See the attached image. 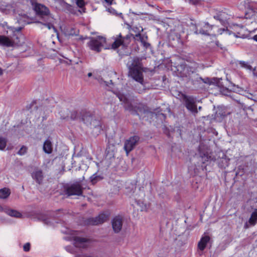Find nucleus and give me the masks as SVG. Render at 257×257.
<instances>
[{
    "mask_svg": "<svg viewBox=\"0 0 257 257\" xmlns=\"http://www.w3.org/2000/svg\"><path fill=\"white\" fill-rule=\"evenodd\" d=\"M177 71L179 72L180 77H186L191 82L193 85H195L197 83H202L211 84L213 82L208 77L202 78L199 76V74L196 72V69L188 65H181L178 67Z\"/></svg>",
    "mask_w": 257,
    "mask_h": 257,
    "instance_id": "1",
    "label": "nucleus"
},
{
    "mask_svg": "<svg viewBox=\"0 0 257 257\" xmlns=\"http://www.w3.org/2000/svg\"><path fill=\"white\" fill-rule=\"evenodd\" d=\"M126 66L128 69V75L135 81L143 84V67L142 59L137 57H130Z\"/></svg>",
    "mask_w": 257,
    "mask_h": 257,
    "instance_id": "2",
    "label": "nucleus"
},
{
    "mask_svg": "<svg viewBox=\"0 0 257 257\" xmlns=\"http://www.w3.org/2000/svg\"><path fill=\"white\" fill-rule=\"evenodd\" d=\"M81 120L91 128L96 130L95 133L99 134L102 130L101 123L99 119L90 112L83 111Z\"/></svg>",
    "mask_w": 257,
    "mask_h": 257,
    "instance_id": "3",
    "label": "nucleus"
},
{
    "mask_svg": "<svg viewBox=\"0 0 257 257\" xmlns=\"http://www.w3.org/2000/svg\"><path fill=\"white\" fill-rule=\"evenodd\" d=\"M64 192L68 196L72 195L81 196L83 193V188L79 183L76 182L64 186Z\"/></svg>",
    "mask_w": 257,
    "mask_h": 257,
    "instance_id": "4",
    "label": "nucleus"
},
{
    "mask_svg": "<svg viewBox=\"0 0 257 257\" xmlns=\"http://www.w3.org/2000/svg\"><path fill=\"white\" fill-rule=\"evenodd\" d=\"M105 43V39L102 37L92 38L88 43V46L90 49L97 52L101 51L104 43Z\"/></svg>",
    "mask_w": 257,
    "mask_h": 257,
    "instance_id": "5",
    "label": "nucleus"
},
{
    "mask_svg": "<svg viewBox=\"0 0 257 257\" xmlns=\"http://www.w3.org/2000/svg\"><path fill=\"white\" fill-rule=\"evenodd\" d=\"M184 105L186 108L192 113H198V109L196 104V99L191 96L184 95L183 97Z\"/></svg>",
    "mask_w": 257,
    "mask_h": 257,
    "instance_id": "6",
    "label": "nucleus"
},
{
    "mask_svg": "<svg viewBox=\"0 0 257 257\" xmlns=\"http://www.w3.org/2000/svg\"><path fill=\"white\" fill-rule=\"evenodd\" d=\"M194 33L198 35L199 34L209 36V31L212 29V26L208 23H199L195 25Z\"/></svg>",
    "mask_w": 257,
    "mask_h": 257,
    "instance_id": "7",
    "label": "nucleus"
},
{
    "mask_svg": "<svg viewBox=\"0 0 257 257\" xmlns=\"http://www.w3.org/2000/svg\"><path fill=\"white\" fill-rule=\"evenodd\" d=\"M140 138L139 136L135 135L131 137L124 143V149L127 154L132 151L139 142Z\"/></svg>",
    "mask_w": 257,
    "mask_h": 257,
    "instance_id": "8",
    "label": "nucleus"
},
{
    "mask_svg": "<svg viewBox=\"0 0 257 257\" xmlns=\"http://www.w3.org/2000/svg\"><path fill=\"white\" fill-rule=\"evenodd\" d=\"M34 10L36 14L40 17L42 20L50 16L49 9L43 5L36 4L34 7Z\"/></svg>",
    "mask_w": 257,
    "mask_h": 257,
    "instance_id": "9",
    "label": "nucleus"
},
{
    "mask_svg": "<svg viewBox=\"0 0 257 257\" xmlns=\"http://www.w3.org/2000/svg\"><path fill=\"white\" fill-rule=\"evenodd\" d=\"M229 114L230 112L228 111L226 107L218 106L213 118L216 121L221 122Z\"/></svg>",
    "mask_w": 257,
    "mask_h": 257,
    "instance_id": "10",
    "label": "nucleus"
},
{
    "mask_svg": "<svg viewBox=\"0 0 257 257\" xmlns=\"http://www.w3.org/2000/svg\"><path fill=\"white\" fill-rule=\"evenodd\" d=\"M107 219V216L101 213L95 217H90L85 220V223L90 225H97L104 222Z\"/></svg>",
    "mask_w": 257,
    "mask_h": 257,
    "instance_id": "11",
    "label": "nucleus"
},
{
    "mask_svg": "<svg viewBox=\"0 0 257 257\" xmlns=\"http://www.w3.org/2000/svg\"><path fill=\"white\" fill-rule=\"evenodd\" d=\"M123 224V217L118 215L115 216L111 220V224L113 230L115 233H118L122 228Z\"/></svg>",
    "mask_w": 257,
    "mask_h": 257,
    "instance_id": "12",
    "label": "nucleus"
},
{
    "mask_svg": "<svg viewBox=\"0 0 257 257\" xmlns=\"http://www.w3.org/2000/svg\"><path fill=\"white\" fill-rule=\"evenodd\" d=\"M143 28H142L141 30H138V33L134 36V38L136 41H140L142 43V45L146 49H147L150 46V44L147 42L148 38L147 35L141 34V31H143Z\"/></svg>",
    "mask_w": 257,
    "mask_h": 257,
    "instance_id": "13",
    "label": "nucleus"
},
{
    "mask_svg": "<svg viewBox=\"0 0 257 257\" xmlns=\"http://www.w3.org/2000/svg\"><path fill=\"white\" fill-rule=\"evenodd\" d=\"M244 17L246 20L245 21L246 25H249L253 22L255 23H257V11L250 9L248 12L245 13Z\"/></svg>",
    "mask_w": 257,
    "mask_h": 257,
    "instance_id": "14",
    "label": "nucleus"
},
{
    "mask_svg": "<svg viewBox=\"0 0 257 257\" xmlns=\"http://www.w3.org/2000/svg\"><path fill=\"white\" fill-rule=\"evenodd\" d=\"M257 223V208H254L248 220L244 224V228L247 229L254 226Z\"/></svg>",
    "mask_w": 257,
    "mask_h": 257,
    "instance_id": "15",
    "label": "nucleus"
},
{
    "mask_svg": "<svg viewBox=\"0 0 257 257\" xmlns=\"http://www.w3.org/2000/svg\"><path fill=\"white\" fill-rule=\"evenodd\" d=\"M61 112L62 111L60 112V113H61ZM82 114L83 112H78L77 110H73L70 112V116L69 115H62L61 114H60V115L61 118L62 119H68L70 117L71 120H77L78 118H80L81 119V117Z\"/></svg>",
    "mask_w": 257,
    "mask_h": 257,
    "instance_id": "16",
    "label": "nucleus"
},
{
    "mask_svg": "<svg viewBox=\"0 0 257 257\" xmlns=\"http://www.w3.org/2000/svg\"><path fill=\"white\" fill-rule=\"evenodd\" d=\"M43 151L47 154H50L53 152V144L49 139H47L43 144Z\"/></svg>",
    "mask_w": 257,
    "mask_h": 257,
    "instance_id": "17",
    "label": "nucleus"
},
{
    "mask_svg": "<svg viewBox=\"0 0 257 257\" xmlns=\"http://www.w3.org/2000/svg\"><path fill=\"white\" fill-rule=\"evenodd\" d=\"M210 237L209 236H205L202 237L198 244V247L201 250H203L206 246L207 243L209 241Z\"/></svg>",
    "mask_w": 257,
    "mask_h": 257,
    "instance_id": "18",
    "label": "nucleus"
},
{
    "mask_svg": "<svg viewBox=\"0 0 257 257\" xmlns=\"http://www.w3.org/2000/svg\"><path fill=\"white\" fill-rule=\"evenodd\" d=\"M87 241V239L84 237H75L74 238V244L77 247H84L85 243Z\"/></svg>",
    "mask_w": 257,
    "mask_h": 257,
    "instance_id": "19",
    "label": "nucleus"
},
{
    "mask_svg": "<svg viewBox=\"0 0 257 257\" xmlns=\"http://www.w3.org/2000/svg\"><path fill=\"white\" fill-rule=\"evenodd\" d=\"M124 107L125 109L131 112L132 114L134 115H139L136 110V108L135 107L133 104L129 102L128 99L127 100V101L124 102Z\"/></svg>",
    "mask_w": 257,
    "mask_h": 257,
    "instance_id": "20",
    "label": "nucleus"
},
{
    "mask_svg": "<svg viewBox=\"0 0 257 257\" xmlns=\"http://www.w3.org/2000/svg\"><path fill=\"white\" fill-rule=\"evenodd\" d=\"M13 42L8 37L5 36H0V45L6 47L13 46Z\"/></svg>",
    "mask_w": 257,
    "mask_h": 257,
    "instance_id": "21",
    "label": "nucleus"
},
{
    "mask_svg": "<svg viewBox=\"0 0 257 257\" xmlns=\"http://www.w3.org/2000/svg\"><path fill=\"white\" fill-rule=\"evenodd\" d=\"M185 3L195 8L201 7L204 4V0H183Z\"/></svg>",
    "mask_w": 257,
    "mask_h": 257,
    "instance_id": "22",
    "label": "nucleus"
},
{
    "mask_svg": "<svg viewBox=\"0 0 257 257\" xmlns=\"http://www.w3.org/2000/svg\"><path fill=\"white\" fill-rule=\"evenodd\" d=\"M121 38H122V35L120 33L115 40L114 42L112 43V48L115 49L121 45L124 47V44Z\"/></svg>",
    "mask_w": 257,
    "mask_h": 257,
    "instance_id": "23",
    "label": "nucleus"
},
{
    "mask_svg": "<svg viewBox=\"0 0 257 257\" xmlns=\"http://www.w3.org/2000/svg\"><path fill=\"white\" fill-rule=\"evenodd\" d=\"M32 177L36 180L37 183L40 184L43 179L42 171L41 170H38L35 172L32 175Z\"/></svg>",
    "mask_w": 257,
    "mask_h": 257,
    "instance_id": "24",
    "label": "nucleus"
},
{
    "mask_svg": "<svg viewBox=\"0 0 257 257\" xmlns=\"http://www.w3.org/2000/svg\"><path fill=\"white\" fill-rule=\"evenodd\" d=\"M43 20L44 23L40 22H36V23L42 24L44 26H46L49 30H50L52 28L55 29V27L51 23V17L50 16L46 17V18L43 19Z\"/></svg>",
    "mask_w": 257,
    "mask_h": 257,
    "instance_id": "25",
    "label": "nucleus"
},
{
    "mask_svg": "<svg viewBox=\"0 0 257 257\" xmlns=\"http://www.w3.org/2000/svg\"><path fill=\"white\" fill-rule=\"evenodd\" d=\"M5 212L7 214L12 217L16 218H21L22 217V214L20 212L14 209H7Z\"/></svg>",
    "mask_w": 257,
    "mask_h": 257,
    "instance_id": "26",
    "label": "nucleus"
},
{
    "mask_svg": "<svg viewBox=\"0 0 257 257\" xmlns=\"http://www.w3.org/2000/svg\"><path fill=\"white\" fill-rule=\"evenodd\" d=\"M10 194V191L7 188H5L0 190V198H7Z\"/></svg>",
    "mask_w": 257,
    "mask_h": 257,
    "instance_id": "27",
    "label": "nucleus"
},
{
    "mask_svg": "<svg viewBox=\"0 0 257 257\" xmlns=\"http://www.w3.org/2000/svg\"><path fill=\"white\" fill-rule=\"evenodd\" d=\"M224 32H225L226 33V34H227L228 35H231L232 34H233L234 36L236 38H240L241 37V36H240L239 33H233L232 31L228 30L227 29H225L224 28H223V29H219V32L220 33V34H221Z\"/></svg>",
    "mask_w": 257,
    "mask_h": 257,
    "instance_id": "28",
    "label": "nucleus"
},
{
    "mask_svg": "<svg viewBox=\"0 0 257 257\" xmlns=\"http://www.w3.org/2000/svg\"><path fill=\"white\" fill-rule=\"evenodd\" d=\"M132 36L134 37V36L132 34H128L124 37L122 36V38L121 39L124 44V47H127V45L130 44L131 42V38Z\"/></svg>",
    "mask_w": 257,
    "mask_h": 257,
    "instance_id": "29",
    "label": "nucleus"
},
{
    "mask_svg": "<svg viewBox=\"0 0 257 257\" xmlns=\"http://www.w3.org/2000/svg\"><path fill=\"white\" fill-rule=\"evenodd\" d=\"M90 182H91V183L92 184H95L98 181H100V180H101L102 178L100 176L97 175L96 173H95L90 177Z\"/></svg>",
    "mask_w": 257,
    "mask_h": 257,
    "instance_id": "30",
    "label": "nucleus"
},
{
    "mask_svg": "<svg viewBox=\"0 0 257 257\" xmlns=\"http://www.w3.org/2000/svg\"><path fill=\"white\" fill-rule=\"evenodd\" d=\"M63 7L67 11H68L70 13L75 14L76 10H75L74 8L71 5L65 2L64 3Z\"/></svg>",
    "mask_w": 257,
    "mask_h": 257,
    "instance_id": "31",
    "label": "nucleus"
},
{
    "mask_svg": "<svg viewBox=\"0 0 257 257\" xmlns=\"http://www.w3.org/2000/svg\"><path fill=\"white\" fill-rule=\"evenodd\" d=\"M76 4L77 6L82 10L83 13H85L84 6L86 4L84 0H76Z\"/></svg>",
    "mask_w": 257,
    "mask_h": 257,
    "instance_id": "32",
    "label": "nucleus"
},
{
    "mask_svg": "<svg viewBox=\"0 0 257 257\" xmlns=\"http://www.w3.org/2000/svg\"><path fill=\"white\" fill-rule=\"evenodd\" d=\"M7 140L5 138L0 137V150H4L7 145Z\"/></svg>",
    "mask_w": 257,
    "mask_h": 257,
    "instance_id": "33",
    "label": "nucleus"
},
{
    "mask_svg": "<svg viewBox=\"0 0 257 257\" xmlns=\"http://www.w3.org/2000/svg\"><path fill=\"white\" fill-rule=\"evenodd\" d=\"M27 147L25 146H23L18 152L17 154L20 156H23L27 153Z\"/></svg>",
    "mask_w": 257,
    "mask_h": 257,
    "instance_id": "34",
    "label": "nucleus"
},
{
    "mask_svg": "<svg viewBox=\"0 0 257 257\" xmlns=\"http://www.w3.org/2000/svg\"><path fill=\"white\" fill-rule=\"evenodd\" d=\"M239 64L242 67H244L245 68H246L247 69L251 70L252 68L251 66L250 65L248 64L247 63H245L244 61H240L239 62Z\"/></svg>",
    "mask_w": 257,
    "mask_h": 257,
    "instance_id": "35",
    "label": "nucleus"
},
{
    "mask_svg": "<svg viewBox=\"0 0 257 257\" xmlns=\"http://www.w3.org/2000/svg\"><path fill=\"white\" fill-rule=\"evenodd\" d=\"M238 94L246 96L248 98H249V97L248 95H247V94L249 95H252V94H251L250 93H248L246 90H244L243 88H242L241 90H240V91H239Z\"/></svg>",
    "mask_w": 257,
    "mask_h": 257,
    "instance_id": "36",
    "label": "nucleus"
},
{
    "mask_svg": "<svg viewBox=\"0 0 257 257\" xmlns=\"http://www.w3.org/2000/svg\"><path fill=\"white\" fill-rule=\"evenodd\" d=\"M202 158V162L203 163H205L206 161H208L209 159V156L207 154H203V156L201 155Z\"/></svg>",
    "mask_w": 257,
    "mask_h": 257,
    "instance_id": "37",
    "label": "nucleus"
},
{
    "mask_svg": "<svg viewBox=\"0 0 257 257\" xmlns=\"http://www.w3.org/2000/svg\"><path fill=\"white\" fill-rule=\"evenodd\" d=\"M118 97L120 101L123 102V103L125 101H127V98L123 94L118 95Z\"/></svg>",
    "mask_w": 257,
    "mask_h": 257,
    "instance_id": "38",
    "label": "nucleus"
},
{
    "mask_svg": "<svg viewBox=\"0 0 257 257\" xmlns=\"http://www.w3.org/2000/svg\"><path fill=\"white\" fill-rule=\"evenodd\" d=\"M30 243L29 242H27L25 243L23 246V249L25 251H29L30 249Z\"/></svg>",
    "mask_w": 257,
    "mask_h": 257,
    "instance_id": "39",
    "label": "nucleus"
},
{
    "mask_svg": "<svg viewBox=\"0 0 257 257\" xmlns=\"http://www.w3.org/2000/svg\"><path fill=\"white\" fill-rule=\"evenodd\" d=\"M214 18L216 20H219L220 22H222L224 20L223 18L222 17V14H217L216 16H214Z\"/></svg>",
    "mask_w": 257,
    "mask_h": 257,
    "instance_id": "40",
    "label": "nucleus"
},
{
    "mask_svg": "<svg viewBox=\"0 0 257 257\" xmlns=\"http://www.w3.org/2000/svg\"><path fill=\"white\" fill-rule=\"evenodd\" d=\"M242 88L239 87L238 86L234 85L233 88V91L237 93H239L240 90H241Z\"/></svg>",
    "mask_w": 257,
    "mask_h": 257,
    "instance_id": "41",
    "label": "nucleus"
},
{
    "mask_svg": "<svg viewBox=\"0 0 257 257\" xmlns=\"http://www.w3.org/2000/svg\"><path fill=\"white\" fill-rule=\"evenodd\" d=\"M107 11L111 14L113 15H117L116 11L112 8H108Z\"/></svg>",
    "mask_w": 257,
    "mask_h": 257,
    "instance_id": "42",
    "label": "nucleus"
},
{
    "mask_svg": "<svg viewBox=\"0 0 257 257\" xmlns=\"http://www.w3.org/2000/svg\"><path fill=\"white\" fill-rule=\"evenodd\" d=\"M22 29V28L21 27L14 28V30H13V32H20L21 31Z\"/></svg>",
    "mask_w": 257,
    "mask_h": 257,
    "instance_id": "43",
    "label": "nucleus"
},
{
    "mask_svg": "<svg viewBox=\"0 0 257 257\" xmlns=\"http://www.w3.org/2000/svg\"><path fill=\"white\" fill-rule=\"evenodd\" d=\"M108 5L112 4L113 0H104Z\"/></svg>",
    "mask_w": 257,
    "mask_h": 257,
    "instance_id": "44",
    "label": "nucleus"
},
{
    "mask_svg": "<svg viewBox=\"0 0 257 257\" xmlns=\"http://www.w3.org/2000/svg\"><path fill=\"white\" fill-rule=\"evenodd\" d=\"M175 37H176V39L177 41L178 42H179V41L180 40V35H178V34H177V35H175Z\"/></svg>",
    "mask_w": 257,
    "mask_h": 257,
    "instance_id": "45",
    "label": "nucleus"
},
{
    "mask_svg": "<svg viewBox=\"0 0 257 257\" xmlns=\"http://www.w3.org/2000/svg\"><path fill=\"white\" fill-rule=\"evenodd\" d=\"M223 161H225L226 164H225V165H221V167H222L225 168V167H226V166H228V165L227 164V161H226V160L225 159H224L223 160Z\"/></svg>",
    "mask_w": 257,
    "mask_h": 257,
    "instance_id": "46",
    "label": "nucleus"
},
{
    "mask_svg": "<svg viewBox=\"0 0 257 257\" xmlns=\"http://www.w3.org/2000/svg\"><path fill=\"white\" fill-rule=\"evenodd\" d=\"M75 257H86V256H84L82 254H78L76 255Z\"/></svg>",
    "mask_w": 257,
    "mask_h": 257,
    "instance_id": "47",
    "label": "nucleus"
},
{
    "mask_svg": "<svg viewBox=\"0 0 257 257\" xmlns=\"http://www.w3.org/2000/svg\"><path fill=\"white\" fill-rule=\"evenodd\" d=\"M244 3H245V4H247V7L248 8H249V2L248 1V0L244 1Z\"/></svg>",
    "mask_w": 257,
    "mask_h": 257,
    "instance_id": "48",
    "label": "nucleus"
},
{
    "mask_svg": "<svg viewBox=\"0 0 257 257\" xmlns=\"http://www.w3.org/2000/svg\"><path fill=\"white\" fill-rule=\"evenodd\" d=\"M138 30H140L139 28H138L137 27H136V28H134L133 29V30L135 32H138Z\"/></svg>",
    "mask_w": 257,
    "mask_h": 257,
    "instance_id": "49",
    "label": "nucleus"
},
{
    "mask_svg": "<svg viewBox=\"0 0 257 257\" xmlns=\"http://www.w3.org/2000/svg\"><path fill=\"white\" fill-rule=\"evenodd\" d=\"M253 39L257 42V35H255L253 37Z\"/></svg>",
    "mask_w": 257,
    "mask_h": 257,
    "instance_id": "50",
    "label": "nucleus"
},
{
    "mask_svg": "<svg viewBox=\"0 0 257 257\" xmlns=\"http://www.w3.org/2000/svg\"><path fill=\"white\" fill-rule=\"evenodd\" d=\"M3 74V70L0 68V75H2Z\"/></svg>",
    "mask_w": 257,
    "mask_h": 257,
    "instance_id": "51",
    "label": "nucleus"
},
{
    "mask_svg": "<svg viewBox=\"0 0 257 257\" xmlns=\"http://www.w3.org/2000/svg\"><path fill=\"white\" fill-rule=\"evenodd\" d=\"M87 75L88 77H91L92 75V73H91V72L88 73Z\"/></svg>",
    "mask_w": 257,
    "mask_h": 257,
    "instance_id": "52",
    "label": "nucleus"
},
{
    "mask_svg": "<svg viewBox=\"0 0 257 257\" xmlns=\"http://www.w3.org/2000/svg\"><path fill=\"white\" fill-rule=\"evenodd\" d=\"M70 246H67V247H66V250H68V251H70V249H70Z\"/></svg>",
    "mask_w": 257,
    "mask_h": 257,
    "instance_id": "53",
    "label": "nucleus"
},
{
    "mask_svg": "<svg viewBox=\"0 0 257 257\" xmlns=\"http://www.w3.org/2000/svg\"><path fill=\"white\" fill-rule=\"evenodd\" d=\"M79 39H80V40H84V39L83 38V37H82V36H81V37L79 38Z\"/></svg>",
    "mask_w": 257,
    "mask_h": 257,
    "instance_id": "54",
    "label": "nucleus"
},
{
    "mask_svg": "<svg viewBox=\"0 0 257 257\" xmlns=\"http://www.w3.org/2000/svg\"><path fill=\"white\" fill-rule=\"evenodd\" d=\"M201 109H202V107L201 106H199L198 110H201Z\"/></svg>",
    "mask_w": 257,
    "mask_h": 257,
    "instance_id": "55",
    "label": "nucleus"
},
{
    "mask_svg": "<svg viewBox=\"0 0 257 257\" xmlns=\"http://www.w3.org/2000/svg\"><path fill=\"white\" fill-rule=\"evenodd\" d=\"M254 75L257 77V73H254Z\"/></svg>",
    "mask_w": 257,
    "mask_h": 257,
    "instance_id": "56",
    "label": "nucleus"
},
{
    "mask_svg": "<svg viewBox=\"0 0 257 257\" xmlns=\"http://www.w3.org/2000/svg\"><path fill=\"white\" fill-rule=\"evenodd\" d=\"M172 36H173L172 35H171V36H170V39H171V37H172Z\"/></svg>",
    "mask_w": 257,
    "mask_h": 257,
    "instance_id": "57",
    "label": "nucleus"
},
{
    "mask_svg": "<svg viewBox=\"0 0 257 257\" xmlns=\"http://www.w3.org/2000/svg\"><path fill=\"white\" fill-rule=\"evenodd\" d=\"M79 12L81 13V10H79Z\"/></svg>",
    "mask_w": 257,
    "mask_h": 257,
    "instance_id": "58",
    "label": "nucleus"
},
{
    "mask_svg": "<svg viewBox=\"0 0 257 257\" xmlns=\"http://www.w3.org/2000/svg\"><path fill=\"white\" fill-rule=\"evenodd\" d=\"M2 209V207H1V206H0V209Z\"/></svg>",
    "mask_w": 257,
    "mask_h": 257,
    "instance_id": "59",
    "label": "nucleus"
}]
</instances>
